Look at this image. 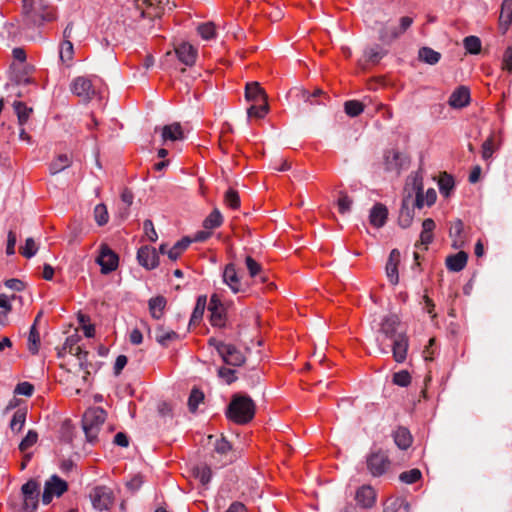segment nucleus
<instances>
[{"label":"nucleus","instance_id":"1","mask_svg":"<svg viewBox=\"0 0 512 512\" xmlns=\"http://www.w3.org/2000/svg\"><path fill=\"white\" fill-rule=\"evenodd\" d=\"M255 410V403L248 395L236 393L232 396L225 414L232 422L244 425L254 418Z\"/></svg>","mask_w":512,"mask_h":512},{"label":"nucleus","instance_id":"2","mask_svg":"<svg viewBox=\"0 0 512 512\" xmlns=\"http://www.w3.org/2000/svg\"><path fill=\"white\" fill-rule=\"evenodd\" d=\"M22 17L24 24L28 28L40 26L44 22H50L55 19L53 9L43 3L23 5Z\"/></svg>","mask_w":512,"mask_h":512},{"label":"nucleus","instance_id":"3","mask_svg":"<svg viewBox=\"0 0 512 512\" xmlns=\"http://www.w3.org/2000/svg\"><path fill=\"white\" fill-rule=\"evenodd\" d=\"M106 420V412L100 407L90 408L85 411L82 418V428L88 442L93 443L98 436L101 426Z\"/></svg>","mask_w":512,"mask_h":512},{"label":"nucleus","instance_id":"4","mask_svg":"<svg viewBox=\"0 0 512 512\" xmlns=\"http://www.w3.org/2000/svg\"><path fill=\"white\" fill-rule=\"evenodd\" d=\"M366 465L372 476L380 477L388 471L391 461L385 451L378 449L367 455Z\"/></svg>","mask_w":512,"mask_h":512},{"label":"nucleus","instance_id":"5","mask_svg":"<svg viewBox=\"0 0 512 512\" xmlns=\"http://www.w3.org/2000/svg\"><path fill=\"white\" fill-rule=\"evenodd\" d=\"M89 498L93 508L98 512L108 511L113 504V492L106 486H96L91 489Z\"/></svg>","mask_w":512,"mask_h":512},{"label":"nucleus","instance_id":"6","mask_svg":"<svg viewBox=\"0 0 512 512\" xmlns=\"http://www.w3.org/2000/svg\"><path fill=\"white\" fill-rule=\"evenodd\" d=\"M68 490V484L57 475H52L44 485L42 503L48 505L53 497H60Z\"/></svg>","mask_w":512,"mask_h":512},{"label":"nucleus","instance_id":"7","mask_svg":"<svg viewBox=\"0 0 512 512\" xmlns=\"http://www.w3.org/2000/svg\"><path fill=\"white\" fill-rule=\"evenodd\" d=\"M23 495V509L26 512H34L38 507V500L40 494V485L34 480L30 479L21 487Z\"/></svg>","mask_w":512,"mask_h":512},{"label":"nucleus","instance_id":"8","mask_svg":"<svg viewBox=\"0 0 512 512\" xmlns=\"http://www.w3.org/2000/svg\"><path fill=\"white\" fill-rule=\"evenodd\" d=\"M96 262L100 265L102 274H109L117 269L119 257L107 244H101Z\"/></svg>","mask_w":512,"mask_h":512},{"label":"nucleus","instance_id":"9","mask_svg":"<svg viewBox=\"0 0 512 512\" xmlns=\"http://www.w3.org/2000/svg\"><path fill=\"white\" fill-rule=\"evenodd\" d=\"M384 164L386 171L399 174L403 168L408 166V157L397 150H388L384 155Z\"/></svg>","mask_w":512,"mask_h":512},{"label":"nucleus","instance_id":"10","mask_svg":"<svg viewBox=\"0 0 512 512\" xmlns=\"http://www.w3.org/2000/svg\"><path fill=\"white\" fill-rule=\"evenodd\" d=\"M71 91L85 102L90 101L96 93L91 80L83 76L77 77L73 80L71 84Z\"/></svg>","mask_w":512,"mask_h":512},{"label":"nucleus","instance_id":"11","mask_svg":"<svg viewBox=\"0 0 512 512\" xmlns=\"http://www.w3.org/2000/svg\"><path fill=\"white\" fill-rule=\"evenodd\" d=\"M400 326V319L395 314L386 315L383 317L379 333L387 339L394 340L401 332H398Z\"/></svg>","mask_w":512,"mask_h":512},{"label":"nucleus","instance_id":"12","mask_svg":"<svg viewBox=\"0 0 512 512\" xmlns=\"http://www.w3.org/2000/svg\"><path fill=\"white\" fill-rule=\"evenodd\" d=\"M409 339L405 332H401L396 339L392 340L391 350L393 359L397 363H403L407 358Z\"/></svg>","mask_w":512,"mask_h":512},{"label":"nucleus","instance_id":"13","mask_svg":"<svg viewBox=\"0 0 512 512\" xmlns=\"http://www.w3.org/2000/svg\"><path fill=\"white\" fill-rule=\"evenodd\" d=\"M413 218L414 208L412 206V194L409 193L402 199L398 223L402 228L406 229L411 226Z\"/></svg>","mask_w":512,"mask_h":512},{"label":"nucleus","instance_id":"14","mask_svg":"<svg viewBox=\"0 0 512 512\" xmlns=\"http://www.w3.org/2000/svg\"><path fill=\"white\" fill-rule=\"evenodd\" d=\"M449 237L452 240L451 246L454 249H461L465 246L467 236L464 230V223L461 219H456L451 223Z\"/></svg>","mask_w":512,"mask_h":512},{"label":"nucleus","instance_id":"15","mask_svg":"<svg viewBox=\"0 0 512 512\" xmlns=\"http://www.w3.org/2000/svg\"><path fill=\"white\" fill-rule=\"evenodd\" d=\"M137 259L139 264L148 270L156 268L159 264V257L155 248L149 246H143L138 250Z\"/></svg>","mask_w":512,"mask_h":512},{"label":"nucleus","instance_id":"16","mask_svg":"<svg viewBox=\"0 0 512 512\" xmlns=\"http://www.w3.org/2000/svg\"><path fill=\"white\" fill-rule=\"evenodd\" d=\"M220 357L230 366H241L246 361L244 354L233 344H227Z\"/></svg>","mask_w":512,"mask_h":512},{"label":"nucleus","instance_id":"17","mask_svg":"<svg viewBox=\"0 0 512 512\" xmlns=\"http://www.w3.org/2000/svg\"><path fill=\"white\" fill-rule=\"evenodd\" d=\"M175 54L180 62L192 66L196 62L197 50L189 43H181L175 48Z\"/></svg>","mask_w":512,"mask_h":512},{"label":"nucleus","instance_id":"18","mask_svg":"<svg viewBox=\"0 0 512 512\" xmlns=\"http://www.w3.org/2000/svg\"><path fill=\"white\" fill-rule=\"evenodd\" d=\"M401 254L398 249H393L388 257V261L386 263V274L388 279L393 285H396L399 282L398 275V264L400 262Z\"/></svg>","mask_w":512,"mask_h":512},{"label":"nucleus","instance_id":"19","mask_svg":"<svg viewBox=\"0 0 512 512\" xmlns=\"http://www.w3.org/2000/svg\"><path fill=\"white\" fill-rule=\"evenodd\" d=\"M388 218V209L382 203H376L370 210L369 222L376 228H381L386 224Z\"/></svg>","mask_w":512,"mask_h":512},{"label":"nucleus","instance_id":"20","mask_svg":"<svg viewBox=\"0 0 512 512\" xmlns=\"http://www.w3.org/2000/svg\"><path fill=\"white\" fill-rule=\"evenodd\" d=\"M223 281L225 284L229 286V288L234 292L238 293L242 291V285L240 278L237 274L235 265L233 263H229L226 265L223 272Z\"/></svg>","mask_w":512,"mask_h":512},{"label":"nucleus","instance_id":"21","mask_svg":"<svg viewBox=\"0 0 512 512\" xmlns=\"http://www.w3.org/2000/svg\"><path fill=\"white\" fill-rule=\"evenodd\" d=\"M470 102V91L466 86L458 87L449 97L448 104L453 108H463Z\"/></svg>","mask_w":512,"mask_h":512},{"label":"nucleus","instance_id":"22","mask_svg":"<svg viewBox=\"0 0 512 512\" xmlns=\"http://www.w3.org/2000/svg\"><path fill=\"white\" fill-rule=\"evenodd\" d=\"M245 98L248 102L260 103L268 101L267 94L258 82L247 83L245 87Z\"/></svg>","mask_w":512,"mask_h":512},{"label":"nucleus","instance_id":"23","mask_svg":"<svg viewBox=\"0 0 512 512\" xmlns=\"http://www.w3.org/2000/svg\"><path fill=\"white\" fill-rule=\"evenodd\" d=\"M468 261V254L464 251H459L456 254H451L446 257L445 264L449 271L460 272L462 271Z\"/></svg>","mask_w":512,"mask_h":512},{"label":"nucleus","instance_id":"24","mask_svg":"<svg viewBox=\"0 0 512 512\" xmlns=\"http://www.w3.org/2000/svg\"><path fill=\"white\" fill-rule=\"evenodd\" d=\"M355 499L363 508H371L376 500V493L371 486H362L357 492Z\"/></svg>","mask_w":512,"mask_h":512},{"label":"nucleus","instance_id":"25","mask_svg":"<svg viewBox=\"0 0 512 512\" xmlns=\"http://www.w3.org/2000/svg\"><path fill=\"white\" fill-rule=\"evenodd\" d=\"M155 340L162 347H168L172 341L179 338V335L172 329L157 325L154 330Z\"/></svg>","mask_w":512,"mask_h":512},{"label":"nucleus","instance_id":"26","mask_svg":"<svg viewBox=\"0 0 512 512\" xmlns=\"http://www.w3.org/2000/svg\"><path fill=\"white\" fill-rule=\"evenodd\" d=\"M435 226V222L431 218H427L423 221L420 241L415 244L416 247L423 245L425 250L428 249V245L432 243L434 238L433 231Z\"/></svg>","mask_w":512,"mask_h":512},{"label":"nucleus","instance_id":"27","mask_svg":"<svg viewBox=\"0 0 512 512\" xmlns=\"http://www.w3.org/2000/svg\"><path fill=\"white\" fill-rule=\"evenodd\" d=\"M78 338L77 336H69L66 338L61 349L58 350V357H63L65 353H69L78 357V359H82V355H86L87 352H83L81 348L77 345Z\"/></svg>","mask_w":512,"mask_h":512},{"label":"nucleus","instance_id":"28","mask_svg":"<svg viewBox=\"0 0 512 512\" xmlns=\"http://www.w3.org/2000/svg\"><path fill=\"white\" fill-rule=\"evenodd\" d=\"M166 305L167 300L162 295L150 298L148 301V308L151 316L156 320L162 318Z\"/></svg>","mask_w":512,"mask_h":512},{"label":"nucleus","instance_id":"29","mask_svg":"<svg viewBox=\"0 0 512 512\" xmlns=\"http://www.w3.org/2000/svg\"><path fill=\"white\" fill-rule=\"evenodd\" d=\"M512 23V0H504L501 5L499 26L502 33H506Z\"/></svg>","mask_w":512,"mask_h":512},{"label":"nucleus","instance_id":"30","mask_svg":"<svg viewBox=\"0 0 512 512\" xmlns=\"http://www.w3.org/2000/svg\"><path fill=\"white\" fill-rule=\"evenodd\" d=\"M402 35L396 25L385 24L379 30V40L384 44H391Z\"/></svg>","mask_w":512,"mask_h":512},{"label":"nucleus","instance_id":"31","mask_svg":"<svg viewBox=\"0 0 512 512\" xmlns=\"http://www.w3.org/2000/svg\"><path fill=\"white\" fill-rule=\"evenodd\" d=\"M162 139L164 142L170 140V141H176L183 139V130L180 125V123H173L170 125H165L162 128Z\"/></svg>","mask_w":512,"mask_h":512},{"label":"nucleus","instance_id":"32","mask_svg":"<svg viewBox=\"0 0 512 512\" xmlns=\"http://www.w3.org/2000/svg\"><path fill=\"white\" fill-rule=\"evenodd\" d=\"M395 444L402 450L408 449L412 444V436L405 427H398L393 434Z\"/></svg>","mask_w":512,"mask_h":512},{"label":"nucleus","instance_id":"33","mask_svg":"<svg viewBox=\"0 0 512 512\" xmlns=\"http://www.w3.org/2000/svg\"><path fill=\"white\" fill-rule=\"evenodd\" d=\"M387 54V50L382 48L378 44H374L370 47H367L364 50L365 60L372 64H377L380 60Z\"/></svg>","mask_w":512,"mask_h":512},{"label":"nucleus","instance_id":"34","mask_svg":"<svg viewBox=\"0 0 512 512\" xmlns=\"http://www.w3.org/2000/svg\"><path fill=\"white\" fill-rule=\"evenodd\" d=\"M206 306V295H200L196 300V304L190 318V325H196L202 320Z\"/></svg>","mask_w":512,"mask_h":512},{"label":"nucleus","instance_id":"35","mask_svg":"<svg viewBox=\"0 0 512 512\" xmlns=\"http://www.w3.org/2000/svg\"><path fill=\"white\" fill-rule=\"evenodd\" d=\"M246 267L248 269L251 278H259L263 283L267 281L266 275L263 273L262 266L251 256H247L245 259Z\"/></svg>","mask_w":512,"mask_h":512},{"label":"nucleus","instance_id":"36","mask_svg":"<svg viewBox=\"0 0 512 512\" xmlns=\"http://www.w3.org/2000/svg\"><path fill=\"white\" fill-rule=\"evenodd\" d=\"M27 417V409L19 408L15 411L11 421L10 429L13 433H19L23 429Z\"/></svg>","mask_w":512,"mask_h":512},{"label":"nucleus","instance_id":"37","mask_svg":"<svg viewBox=\"0 0 512 512\" xmlns=\"http://www.w3.org/2000/svg\"><path fill=\"white\" fill-rule=\"evenodd\" d=\"M420 61L429 65L437 64L441 59V54L430 47H422L418 51Z\"/></svg>","mask_w":512,"mask_h":512},{"label":"nucleus","instance_id":"38","mask_svg":"<svg viewBox=\"0 0 512 512\" xmlns=\"http://www.w3.org/2000/svg\"><path fill=\"white\" fill-rule=\"evenodd\" d=\"M72 164V159L67 154H59L50 164V172L51 174H57L66 168L70 167Z\"/></svg>","mask_w":512,"mask_h":512},{"label":"nucleus","instance_id":"39","mask_svg":"<svg viewBox=\"0 0 512 512\" xmlns=\"http://www.w3.org/2000/svg\"><path fill=\"white\" fill-rule=\"evenodd\" d=\"M191 242L192 240L189 237H184L177 241L167 252L169 259L176 261L180 255L189 247Z\"/></svg>","mask_w":512,"mask_h":512},{"label":"nucleus","instance_id":"40","mask_svg":"<svg viewBox=\"0 0 512 512\" xmlns=\"http://www.w3.org/2000/svg\"><path fill=\"white\" fill-rule=\"evenodd\" d=\"M438 186L440 193L443 196L448 197L455 186L453 177L446 172L442 173L438 180Z\"/></svg>","mask_w":512,"mask_h":512},{"label":"nucleus","instance_id":"41","mask_svg":"<svg viewBox=\"0 0 512 512\" xmlns=\"http://www.w3.org/2000/svg\"><path fill=\"white\" fill-rule=\"evenodd\" d=\"M223 217L218 209H214L203 221L205 229H215L222 225Z\"/></svg>","mask_w":512,"mask_h":512},{"label":"nucleus","instance_id":"42","mask_svg":"<svg viewBox=\"0 0 512 512\" xmlns=\"http://www.w3.org/2000/svg\"><path fill=\"white\" fill-rule=\"evenodd\" d=\"M269 111L268 101L252 103L247 109L248 117L263 118Z\"/></svg>","mask_w":512,"mask_h":512},{"label":"nucleus","instance_id":"43","mask_svg":"<svg viewBox=\"0 0 512 512\" xmlns=\"http://www.w3.org/2000/svg\"><path fill=\"white\" fill-rule=\"evenodd\" d=\"M13 107H14V110H15V112L17 114L19 124L20 125H24L28 121V119L30 117V114L32 112V108L27 107L25 105V103L20 102V101H15L14 104H13Z\"/></svg>","mask_w":512,"mask_h":512},{"label":"nucleus","instance_id":"44","mask_svg":"<svg viewBox=\"0 0 512 512\" xmlns=\"http://www.w3.org/2000/svg\"><path fill=\"white\" fill-rule=\"evenodd\" d=\"M413 189L416 192L415 197L412 196V206L413 208L421 209L423 208L425 202L424 196H423V185L421 181H418L417 178L414 179L413 182Z\"/></svg>","mask_w":512,"mask_h":512},{"label":"nucleus","instance_id":"45","mask_svg":"<svg viewBox=\"0 0 512 512\" xmlns=\"http://www.w3.org/2000/svg\"><path fill=\"white\" fill-rule=\"evenodd\" d=\"M210 312V323L214 327L222 328L225 326L226 321V308H221L209 311Z\"/></svg>","mask_w":512,"mask_h":512},{"label":"nucleus","instance_id":"46","mask_svg":"<svg viewBox=\"0 0 512 512\" xmlns=\"http://www.w3.org/2000/svg\"><path fill=\"white\" fill-rule=\"evenodd\" d=\"M193 473L202 485H207L212 477V470L207 465H199L193 469Z\"/></svg>","mask_w":512,"mask_h":512},{"label":"nucleus","instance_id":"47","mask_svg":"<svg viewBox=\"0 0 512 512\" xmlns=\"http://www.w3.org/2000/svg\"><path fill=\"white\" fill-rule=\"evenodd\" d=\"M39 345H40V335L35 327V324H33L30 328L29 336H28V350L32 354H37L39 351Z\"/></svg>","mask_w":512,"mask_h":512},{"label":"nucleus","instance_id":"48","mask_svg":"<svg viewBox=\"0 0 512 512\" xmlns=\"http://www.w3.org/2000/svg\"><path fill=\"white\" fill-rule=\"evenodd\" d=\"M204 400V393L198 389L193 388L188 398V408L189 411L194 413L196 412L198 405Z\"/></svg>","mask_w":512,"mask_h":512},{"label":"nucleus","instance_id":"49","mask_svg":"<svg viewBox=\"0 0 512 512\" xmlns=\"http://www.w3.org/2000/svg\"><path fill=\"white\" fill-rule=\"evenodd\" d=\"M345 113L350 117H357L364 111V105L358 100H349L344 104Z\"/></svg>","mask_w":512,"mask_h":512},{"label":"nucleus","instance_id":"50","mask_svg":"<svg viewBox=\"0 0 512 512\" xmlns=\"http://www.w3.org/2000/svg\"><path fill=\"white\" fill-rule=\"evenodd\" d=\"M466 51L470 54H478L481 51V40L477 36H467L463 40Z\"/></svg>","mask_w":512,"mask_h":512},{"label":"nucleus","instance_id":"51","mask_svg":"<svg viewBox=\"0 0 512 512\" xmlns=\"http://www.w3.org/2000/svg\"><path fill=\"white\" fill-rule=\"evenodd\" d=\"M422 477V473L419 469L413 468L409 471H404L399 475V480L406 484H413L419 481Z\"/></svg>","mask_w":512,"mask_h":512},{"label":"nucleus","instance_id":"52","mask_svg":"<svg viewBox=\"0 0 512 512\" xmlns=\"http://www.w3.org/2000/svg\"><path fill=\"white\" fill-rule=\"evenodd\" d=\"M94 218L99 226L105 225L109 220L107 208L104 204H98L94 208Z\"/></svg>","mask_w":512,"mask_h":512},{"label":"nucleus","instance_id":"53","mask_svg":"<svg viewBox=\"0 0 512 512\" xmlns=\"http://www.w3.org/2000/svg\"><path fill=\"white\" fill-rule=\"evenodd\" d=\"M38 440V433L35 430H29L26 436L22 439L19 444V450L25 452L27 449L32 447Z\"/></svg>","mask_w":512,"mask_h":512},{"label":"nucleus","instance_id":"54","mask_svg":"<svg viewBox=\"0 0 512 512\" xmlns=\"http://www.w3.org/2000/svg\"><path fill=\"white\" fill-rule=\"evenodd\" d=\"M224 201L225 203L232 209H237L240 206V197L238 192L233 189L229 188L224 195Z\"/></svg>","mask_w":512,"mask_h":512},{"label":"nucleus","instance_id":"55","mask_svg":"<svg viewBox=\"0 0 512 512\" xmlns=\"http://www.w3.org/2000/svg\"><path fill=\"white\" fill-rule=\"evenodd\" d=\"M73 43L70 40H63L60 47V59L63 62L71 61L73 58Z\"/></svg>","mask_w":512,"mask_h":512},{"label":"nucleus","instance_id":"56","mask_svg":"<svg viewBox=\"0 0 512 512\" xmlns=\"http://www.w3.org/2000/svg\"><path fill=\"white\" fill-rule=\"evenodd\" d=\"M218 376L228 385L234 383L238 379L236 376V370L227 367H220L218 369Z\"/></svg>","mask_w":512,"mask_h":512},{"label":"nucleus","instance_id":"57","mask_svg":"<svg viewBox=\"0 0 512 512\" xmlns=\"http://www.w3.org/2000/svg\"><path fill=\"white\" fill-rule=\"evenodd\" d=\"M38 251V246L36 245L33 238H27L25 241V245L20 248V253L26 257L31 258L33 257Z\"/></svg>","mask_w":512,"mask_h":512},{"label":"nucleus","instance_id":"58","mask_svg":"<svg viewBox=\"0 0 512 512\" xmlns=\"http://www.w3.org/2000/svg\"><path fill=\"white\" fill-rule=\"evenodd\" d=\"M392 382L400 387H407L411 382V376L408 371L401 370L394 373Z\"/></svg>","mask_w":512,"mask_h":512},{"label":"nucleus","instance_id":"59","mask_svg":"<svg viewBox=\"0 0 512 512\" xmlns=\"http://www.w3.org/2000/svg\"><path fill=\"white\" fill-rule=\"evenodd\" d=\"M197 31L204 40H210L215 36V26L212 22L199 25Z\"/></svg>","mask_w":512,"mask_h":512},{"label":"nucleus","instance_id":"60","mask_svg":"<svg viewBox=\"0 0 512 512\" xmlns=\"http://www.w3.org/2000/svg\"><path fill=\"white\" fill-rule=\"evenodd\" d=\"M133 199L134 195L132 191L128 188H125L121 193V200L126 204V207L120 212L122 218H126L128 216V209L132 205Z\"/></svg>","mask_w":512,"mask_h":512},{"label":"nucleus","instance_id":"61","mask_svg":"<svg viewBox=\"0 0 512 512\" xmlns=\"http://www.w3.org/2000/svg\"><path fill=\"white\" fill-rule=\"evenodd\" d=\"M34 392V386L29 382H20L15 387L14 393L18 395H24L27 397H30L33 395Z\"/></svg>","mask_w":512,"mask_h":512},{"label":"nucleus","instance_id":"62","mask_svg":"<svg viewBox=\"0 0 512 512\" xmlns=\"http://www.w3.org/2000/svg\"><path fill=\"white\" fill-rule=\"evenodd\" d=\"M214 450L220 455H226L231 450V444L225 439V437H221L220 439H216Z\"/></svg>","mask_w":512,"mask_h":512},{"label":"nucleus","instance_id":"63","mask_svg":"<svg viewBox=\"0 0 512 512\" xmlns=\"http://www.w3.org/2000/svg\"><path fill=\"white\" fill-rule=\"evenodd\" d=\"M403 504L401 498H390L384 503L383 512H397Z\"/></svg>","mask_w":512,"mask_h":512},{"label":"nucleus","instance_id":"64","mask_svg":"<svg viewBox=\"0 0 512 512\" xmlns=\"http://www.w3.org/2000/svg\"><path fill=\"white\" fill-rule=\"evenodd\" d=\"M352 199L345 193H341L338 199V210L341 214L350 211Z\"/></svg>","mask_w":512,"mask_h":512}]
</instances>
